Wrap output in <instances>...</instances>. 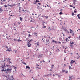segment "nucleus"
<instances>
[{
    "label": "nucleus",
    "instance_id": "f257e3e1",
    "mask_svg": "<svg viewBox=\"0 0 80 80\" xmlns=\"http://www.w3.org/2000/svg\"><path fill=\"white\" fill-rule=\"evenodd\" d=\"M5 62L4 63V65L3 66H2L1 67L2 68H3V69L1 70V71L2 72H3V71L4 72H6V67H8V68H10V65H6L5 66Z\"/></svg>",
    "mask_w": 80,
    "mask_h": 80
},
{
    "label": "nucleus",
    "instance_id": "f03ea898",
    "mask_svg": "<svg viewBox=\"0 0 80 80\" xmlns=\"http://www.w3.org/2000/svg\"><path fill=\"white\" fill-rule=\"evenodd\" d=\"M69 30H70V33H72V36H73V35H74V33H73H73H72V32H73V31H72V30H71V29H70Z\"/></svg>",
    "mask_w": 80,
    "mask_h": 80
},
{
    "label": "nucleus",
    "instance_id": "7ed1b4c3",
    "mask_svg": "<svg viewBox=\"0 0 80 80\" xmlns=\"http://www.w3.org/2000/svg\"><path fill=\"white\" fill-rule=\"evenodd\" d=\"M9 15H10V16H13V13L11 12V11H9Z\"/></svg>",
    "mask_w": 80,
    "mask_h": 80
},
{
    "label": "nucleus",
    "instance_id": "20e7f679",
    "mask_svg": "<svg viewBox=\"0 0 80 80\" xmlns=\"http://www.w3.org/2000/svg\"><path fill=\"white\" fill-rule=\"evenodd\" d=\"M5 77L6 78H8L9 80H10V75H8L5 76Z\"/></svg>",
    "mask_w": 80,
    "mask_h": 80
},
{
    "label": "nucleus",
    "instance_id": "39448f33",
    "mask_svg": "<svg viewBox=\"0 0 80 80\" xmlns=\"http://www.w3.org/2000/svg\"><path fill=\"white\" fill-rule=\"evenodd\" d=\"M6 71L8 72H10V71L11 72V71H12V69H9V68H8L6 70Z\"/></svg>",
    "mask_w": 80,
    "mask_h": 80
},
{
    "label": "nucleus",
    "instance_id": "423d86ee",
    "mask_svg": "<svg viewBox=\"0 0 80 80\" xmlns=\"http://www.w3.org/2000/svg\"><path fill=\"white\" fill-rule=\"evenodd\" d=\"M32 44H30L29 42H28V47H30V46H31Z\"/></svg>",
    "mask_w": 80,
    "mask_h": 80
},
{
    "label": "nucleus",
    "instance_id": "0eeeda50",
    "mask_svg": "<svg viewBox=\"0 0 80 80\" xmlns=\"http://www.w3.org/2000/svg\"><path fill=\"white\" fill-rule=\"evenodd\" d=\"M36 44H37V45L38 46L40 44L39 42H37V43H36Z\"/></svg>",
    "mask_w": 80,
    "mask_h": 80
},
{
    "label": "nucleus",
    "instance_id": "6e6552de",
    "mask_svg": "<svg viewBox=\"0 0 80 80\" xmlns=\"http://www.w3.org/2000/svg\"><path fill=\"white\" fill-rule=\"evenodd\" d=\"M52 42H54V43H57V42L54 40H52Z\"/></svg>",
    "mask_w": 80,
    "mask_h": 80
},
{
    "label": "nucleus",
    "instance_id": "1a4fd4ad",
    "mask_svg": "<svg viewBox=\"0 0 80 80\" xmlns=\"http://www.w3.org/2000/svg\"><path fill=\"white\" fill-rule=\"evenodd\" d=\"M41 57H42V54L39 55V58H40Z\"/></svg>",
    "mask_w": 80,
    "mask_h": 80
},
{
    "label": "nucleus",
    "instance_id": "9d476101",
    "mask_svg": "<svg viewBox=\"0 0 80 80\" xmlns=\"http://www.w3.org/2000/svg\"><path fill=\"white\" fill-rule=\"evenodd\" d=\"M77 16H78V18L79 19H80V14H78L77 15Z\"/></svg>",
    "mask_w": 80,
    "mask_h": 80
},
{
    "label": "nucleus",
    "instance_id": "9b49d317",
    "mask_svg": "<svg viewBox=\"0 0 80 80\" xmlns=\"http://www.w3.org/2000/svg\"><path fill=\"white\" fill-rule=\"evenodd\" d=\"M70 44H71L72 45H73V44H74V42H72V41H71L70 42Z\"/></svg>",
    "mask_w": 80,
    "mask_h": 80
},
{
    "label": "nucleus",
    "instance_id": "f8f14e48",
    "mask_svg": "<svg viewBox=\"0 0 80 80\" xmlns=\"http://www.w3.org/2000/svg\"><path fill=\"white\" fill-rule=\"evenodd\" d=\"M3 9H2V8H0V12H2Z\"/></svg>",
    "mask_w": 80,
    "mask_h": 80
},
{
    "label": "nucleus",
    "instance_id": "ddd939ff",
    "mask_svg": "<svg viewBox=\"0 0 80 80\" xmlns=\"http://www.w3.org/2000/svg\"><path fill=\"white\" fill-rule=\"evenodd\" d=\"M75 62V60L73 61V60H71V62L72 63H74V62Z\"/></svg>",
    "mask_w": 80,
    "mask_h": 80
},
{
    "label": "nucleus",
    "instance_id": "4468645a",
    "mask_svg": "<svg viewBox=\"0 0 80 80\" xmlns=\"http://www.w3.org/2000/svg\"><path fill=\"white\" fill-rule=\"evenodd\" d=\"M13 67H14V70H15V71H16V68H17V67L14 66H13Z\"/></svg>",
    "mask_w": 80,
    "mask_h": 80
},
{
    "label": "nucleus",
    "instance_id": "2eb2a0df",
    "mask_svg": "<svg viewBox=\"0 0 80 80\" xmlns=\"http://www.w3.org/2000/svg\"><path fill=\"white\" fill-rule=\"evenodd\" d=\"M26 68H28V69H29L30 68V67L28 66H26Z\"/></svg>",
    "mask_w": 80,
    "mask_h": 80
},
{
    "label": "nucleus",
    "instance_id": "dca6fc26",
    "mask_svg": "<svg viewBox=\"0 0 80 80\" xmlns=\"http://www.w3.org/2000/svg\"><path fill=\"white\" fill-rule=\"evenodd\" d=\"M20 21H22V20H23V18H22L21 17H20Z\"/></svg>",
    "mask_w": 80,
    "mask_h": 80
},
{
    "label": "nucleus",
    "instance_id": "f3484780",
    "mask_svg": "<svg viewBox=\"0 0 80 80\" xmlns=\"http://www.w3.org/2000/svg\"><path fill=\"white\" fill-rule=\"evenodd\" d=\"M34 22V20L32 19V20H31L30 21L31 22Z\"/></svg>",
    "mask_w": 80,
    "mask_h": 80
},
{
    "label": "nucleus",
    "instance_id": "a211bd4d",
    "mask_svg": "<svg viewBox=\"0 0 80 80\" xmlns=\"http://www.w3.org/2000/svg\"><path fill=\"white\" fill-rule=\"evenodd\" d=\"M4 7H5V8H7L8 7V5H5Z\"/></svg>",
    "mask_w": 80,
    "mask_h": 80
},
{
    "label": "nucleus",
    "instance_id": "6ab92c4d",
    "mask_svg": "<svg viewBox=\"0 0 80 80\" xmlns=\"http://www.w3.org/2000/svg\"><path fill=\"white\" fill-rule=\"evenodd\" d=\"M76 10H77V9H75L74 11V13H76V12H77V11H76Z\"/></svg>",
    "mask_w": 80,
    "mask_h": 80
},
{
    "label": "nucleus",
    "instance_id": "aec40b11",
    "mask_svg": "<svg viewBox=\"0 0 80 80\" xmlns=\"http://www.w3.org/2000/svg\"><path fill=\"white\" fill-rule=\"evenodd\" d=\"M72 77H69V80H72Z\"/></svg>",
    "mask_w": 80,
    "mask_h": 80
},
{
    "label": "nucleus",
    "instance_id": "412c9836",
    "mask_svg": "<svg viewBox=\"0 0 80 80\" xmlns=\"http://www.w3.org/2000/svg\"><path fill=\"white\" fill-rule=\"evenodd\" d=\"M46 41L47 42H49V40L48 39H46Z\"/></svg>",
    "mask_w": 80,
    "mask_h": 80
},
{
    "label": "nucleus",
    "instance_id": "4be33fe9",
    "mask_svg": "<svg viewBox=\"0 0 80 80\" xmlns=\"http://www.w3.org/2000/svg\"><path fill=\"white\" fill-rule=\"evenodd\" d=\"M37 2H38H38H39V1L38 0H36L35 1V2L37 3Z\"/></svg>",
    "mask_w": 80,
    "mask_h": 80
},
{
    "label": "nucleus",
    "instance_id": "5701e85b",
    "mask_svg": "<svg viewBox=\"0 0 80 80\" xmlns=\"http://www.w3.org/2000/svg\"><path fill=\"white\" fill-rule=\"evenodd\" d=\"M65 32H67V33H69V32L68 31V30H67V29L66 30V31Z\"/></svg>",
    "mask_w": 80,
    "mask_h": 80
},
{
    "label": "nucleus",
    "instance_id": "b1692460",
    "mask_svg": "<svg viewBox=\"0 0 80 80\" xmlns=\"http://www.w3.org/2000/svg\"><path fill=\"white\" fill-rule=\"evenodd\" d=\"M34 35L37 36V33L36 32H34Z\"/></svg>",
    "mask_w": 80,
    "mask_h": 80
},
{
    "label": "nucleus",
    "instance_id": "393cba45",
    "mask_svg": "<svg viewBox=\"0 0 80 80\" xmlns=\"http://www.w3.org/2000/svg\"><path fill=\"white\" fill-rule=\"evenodd\" d=\"M44 17H46V18H46V19H47V18H48V16H44Z\"/></svg>",
    "mask_w": 80,
    "mask_h": 80
},
{
    "label": "nucleus",
    "instance_id": "a878e982",
    "mask_svg": "<svg viewBox=\"0 0 80 80\" xmlns=\"http://www.w3.org/2000/svg\"><path fill=\"white\" fill-rule=\"evenodd\" d=\"M75 15V14H74V13L73 12H72V16H73Z\"/></svg>",
    "mask_w": 80,
    "mask_h": 80
},
{
    "label": "nucleus",
    "instance_id": "bb28decb",
    "mask_svg": "<svg viewBox=\"0 0 80 80\" xmlns=\"http://www.w3.org/2000/svg\"><path fill=\"white\" fill-rule=\"evenodd\" d=\"M63 14V13L62 12H60L59 13L60 15H62Z\"/></svg>",
    "mask_w": 80,
    "mask_h": 80
},
{
    "label": "nucleus",
    "instance_id": "cd10ccee",
    "mask_svg": "<svg viewBox=\"0 0 80 80\" xmlns=\"http://www.w3.org/2000/svg\"><path fill=\"white\" fill-rule=\"evenodd\" d=\"M6 60L7 61H8V58H6Z\"/></svg>",
    "mask_w": 80,
    "mask_h": 80
},
{
    "label": "nucleus",
    "instance_id": "c85d7f7f",
    "mask_svg": "<svg viewBox=\"0 0 80 80\" xmlns=\"http://www.w3.org/2000/svg\"><path fill=\"white\" fill-rule=\"evenodd\" d=\"M30 36H31V35L30 34H29L28 35V38H30Z\"/></svg>",
    "mask_w": 80,
    "mask_h": 80
},
{
    "label": "nucleus",
    "instance_id": "c756f323",
    "mask_svg": "<svg viewBox=\"0 0 80 80\" xmlns=\"http://www.w3.org/2000/svg\"><path fill=\"white\" fill-rule=\"evenodd\" d=\"M56 48L57 49V48ZM56 51H58V52H59V51H60V50H59V49H57L56 50Z\"/></svg>",
    "mask_w": 80,
    "mask_h": 80
},
{
    "label": "nucleus",
    "instance_id": "7c9ffc66",
    "mask_svg": "<svg viewBox=\"0 0 80 80\" xmlns=\"http://www.w3.org/2000/svg\"><path fill=\"white\" fill-rule=\"evenodd\" d=\"M4 4V3H3L1 2V5H3Z\"/></svg>",
    "mask_w": 80,
    "mask_h": 80
},
{
    "label": "nucleus",
    "instance_id": "2f4dec72",
    "mask_svg": "<svg viewBox=\"0 0 80 80\" xmlns=\"http://www.w3.org/2000/svg\"><path fill=\"white\" fill-rule=\"evenodd\" d=\"M69 69H72V68H71V66H70L69 68Z\"/></svg>",
    "mask_w": 80,
    "mask_h": 80
},
{
    "label": "nucleus",
    "instance_id": "473e14b6",
    "mask_svg": "<svg viewBox=\"0 0 80 80\" xmlns=\"http://www.w3.org/2000/svg\"><path fill=\"white\" fill-rule=\"evenodd\" d=\"M22 63L24 64V65H26V63L25 62H22Z\"/></svg>",
    "mask_w": 80,
    "mask_h": 80
},
{
    "label": "nucleus",
    "instance_id": "72a5a7b5",
    "mask_svg": "<svg viewBox=\"0 0 80 80\" xmlns=\"http://www.w3.org/2000/svg\"><path fill=\"white\" fill-rule=\"evenodd\" d=\"M68 38H66V42H67L68 40Z\"/></svg>",
    "mask_w": 80,
    "mask_h": 80
},
{
    "label": "nucleus",
    "instance_id": "f704fd0d",
    "mask_svg": "<svg viewBox=\"0 0 80 80\" xmlns=\"http://www.w3.org/2000/svg\"><path fill=\"white\" fill-rule=\"evenodd\" d=\"M18 42H21V40H20V39H18V40L17 41Z\"/></svg>",
    "mask_w": 80,
    "mask_h": 80
},
{
    "label": "nucleus",
    "instance_id": "c9c22d12",
    "mask_svg": "<svg viewBox=\"0 0 80 80\" xmlns=\"http://www.w3.org/2000/svg\"><path fill=\"white\" fill-rule=\"evenodd\" d=\"M62 72H65V70H62Z\"/></svg>",
    "mask_w": 80,
    "mask_h": 80
},
{
    "label": "nucleus",
    "instance_id": "e433bc0d",
    "mask_svg": "<svg viewBox=\"0 0 80 80\" xmlns=\"http://www.w3.org/2000/svg\"><path fill=\"white\" fill-rule=\"evenodd\" d=\"M70 64L71 65V66H72V65L73 64V63H72V62H70Z\"/></svg>",
    "mask_w": 80,
    "mask_h": 80
},
{
    "label": "nucleus",
    "instance_id": "4c0bfd02",
    "mask_svg": "<svg viewBox=\"0 0 80 80\" xmlns=\"http://www.w3.org/2000/svg\"><path fill=\"white\" fill-rule=\"evenodd\" d=\"M80 58V56H78V57L77 58V59H78Z\"/></svg>",
    "mask_w": 80,
    "mask_h": 80
},
{
    "label": "nucleus",
    "instance_id": "58836bf2",
    "mask_svg": "<svg viewBox=\"0 0 80 80\" xmlns=\"http://www.w3.org/2000/svg\"><path fill=\"white\" fill-rule=\"evenodd\" d=\"M74 2H75H75H77V1L76 0H73Z\"/></svg>",
    "mask_w": 80,
    "mask_h": 80
},
{
    "label": "nucleus",
    "instance_id": "ea45409f",
    "mask_svg": "<svg viewBox=\"0 0 80 80\" xmlns=\"http://www.w3.org/2000/svg\"><path fill=\"white\" fill-rule=\"evenodd\" d=\"M63 30H64L65 32H66V31L67 30V29H64Z\"/></svg>",
    "mask_w": 80,
    "mask_h": 80
},
{
    "label": "nucleus",
    "instance_id": "a19ab883",
    "mask_svg": "<svg viewBox=\"0 0 80 80\" xmlns=\"http://www.w3.org/2000/svg\"><path fill=\"white\" fill-rule=\"evenodd\" d=\"M76 54H77V55H78V56H79V54H78V52H77V53H76Z\"/></svg>",
    "mask_w": 80,
    "mask_h": 80
},
{
    "label": "nucleus",
    "instance_id": "79ce46f5",
    "mask_svg": "<svg viewBox=\"0 0 80 80\" xmlns=\"http://www.w3.org/2000/svg\"><path fill=\"white\" fill-rule=\"evenodd\" d=\"M46 28V27L45 26H44L43 27V28Z\"/></svg>",
    "mask_w": 80,
    "mask_h": 80
},
{
    "label": "nucleus",
    "instance_id": "37998d69",
    "mask_svg": "<svg viewBox=\"0 0 80 80\" xmlns=\"http://www.w3.org/2000/svg\"><path fill=\"white\" fill-rule=\"evenodd\" d=\"M60 44H61L62 43V42H58Z\"/></svg>",
    "mask_w": 80,
    "mask_h": 80
},
{
    "label": "nucleus",
    "instance_id": "c03bdc74",
    "mask_svg": "<svg viewBox=\"0 0 80 80\" xmlns=\"http://www.w3.org/2000/svg\"><path fill=\"white\" fill-rule=\"evenodd\" d=\"M32 40L31 39L29 41V42H29V43H30V42H31V41H32Z\"/></svg>",
    "mask_w": 80,
    "mask_h": 80
},
{
    "label": "nucleus",
    "instance_id": "a18cd8bd",
    "mask_svg": "<svg viewBox=\"0 0 80 80\" xmlns=\"http://www.w3.org/2000/svg\"><path fill=\"white\" fill-rule=\"evenodd\" d=\"M26 40H27V42H29V41L28 40H27V39H26Z\"/></svg>",
    "mask_w": 80,
    "mask_h": 80
},
{
    "label": "nucleus",
    "instance_id": "49530a36",
    "mask_svg": "<svg viewBox=\"0 0 80 80\" xmlns=\"http://www.w3.org/2000/svg\"><path fill=\"white\" fill-rule=\"evenodd\" d=\"M37 68H38L39 69H40V68H39L38 67H37Z\"/></svg>",
    "mask_w": 80,
    "mask_h": 80
},
{
    "label": "nucleus",
    "instance_id": "de8ad7c7",
    "mask_svg": "<svg viewBox=\"0 0 80 80\" xmlns=\"http://www.w3.org/2000/svg\"><path fill=\"white\" fill-rule=\"evenodd\" d=\"M13 40H14V41H17V39H14Z\"/></svg>",
    "mask_w": 80,
    "mask_h": 80
},
{
    "label": "nucleus",
    "instance_id": "09e8293b",
    "mask_svg": "<svg viewBox=\"0 0 80 80\" xmlns=\"http://www.w3.org/2000/svg\"><path fill=\"white\" fill-rule=\"evenodd\" d=\"M22 75H23V77H25V75H23V74H22Z\"/></svg>",
    "mask_w": 80,
    "mask_h": 80
},
{
    "label": "nucleus",
    "instance_id": "8fccbe9b",
    "mask_svg": "<svg viewBox=\"0 0 80 80\" xmlns=\"http://www.w3.org/2000/svg\"><path fill=\"white\" fill-rule=\"evenodd\" d=\"M27 32H28V33H30V31H27Z\"/></svg>",
    "mask_w": 80,
    "mask_h": 80
},
{
    "label": "nucleus",
    "instance_id": "3c124183",
    "mask_svg": "<svg viewBox=\"0 0 80 80\" xmlns=\"http://www.w3.org/2000/svg\"><path fill=\"white\" fill-rule=\"evenodd\" d=\"M44 76V77H46V76H48V75H45Z\"/></svg>",
    "mask_w": 80,
    "mask_h": 80
},
{
    "label": "nucleus",
    "instance_id": "603ef678",
    "mask_svg": "<svg viewBox=\"0 0 80 80\" xmlns=\"http://www.w3.org/2000/svg\"><path fill=\"white\" fill-rule=\"evenodd\" d=\"M66 72V73H68V71H66V72Z\"/></svg>",
    "mask_w": 80,
    "mask_h": 80
},
{
    "label": "nucleus",
    "instance_id": "864d4df0",
    "mask_svg": "<svg viewBox=\"0 0 80 80\" xmlns=\"http://www.w3.org/2000/svg\"><path fill=\"white\" fill-rule=\"evenodd\" d=\"M69 6L71 7H73V6L72 5H70Z\"/></svg>",
    "mask_w": 80,
    "mask_h": 80
},
{
    "label": "nucleus",
    "instance_id": "5fc2aeb1",
    "mask_svg": "<svg viewBox=\"0 0 80 80\" xmlns=\"http://www.w3.org/2000/svg\"><path fill=\"white\" fill-rule=\"evenodd\" d=\"M53 66H54V65H52V68H53Z\"/></svg>",
    "mask_w": 80,
    "mask_h": 80
},
{
    "label": "nucleus",
    "instance_id": "6e6d98bb",
    "mask_svg": "<svg viewBox=\"0 0 80 80\" xmlns=\"http://www.w3.org/2000/svg\"><path fill=\"white\" fill-rule=\"evenodd\" d=\"M38 5H41V3H38Z\"/></svg>",
    "mask_w": 80,
    "mask_h": 80
},
{
    "label": "nucleus",
    "instance_id": "4d7b16f0",
    "mask_svg": "<svg viewBox=\"0 0 80 80\" xmlns=\"http://www.w3.org/2000/svg\"><path fill=\"white\" fill-rule=\"evenodd\" d=\"M9 63H12V62L10 61H9Z\"/></svg>",
    "mask_w": 80,
    "mask_h": 80
},
{
    "label": "nucleus",
    "instance_id": "13d9d810",
    "mask_svg": "<svg viewBox=\"0 0 80 80\" xmlns=\"http://www.w3.org/2000/svg\"><path fill=\"white\" fill-rule=\"evenodd\" d=\"M8 59L9 60V61H10V60H11V59H9V58H8Z\"/></svg>",
    "mask_w": 80,
    "mask_h": 80
},
{
    "label": "nucleus",
    "instance_id": "bf43d9fd",
    "mask_svg": "<svg viewBox=\"0 0 80 80\" xmlns=\"http://www.w3.org/2000/svg\"><path fill=\"white\" fill-rule=\"evenodd\" d=\"M19 10H21L20 9L21 8L19 7Z\"/></svg>",
    "mask_w": 80,
    "mask_h": 80
},
{
    "label": "nucleus",
    "instance_id": "052dcab7",
    "mask_svg": "<svg viewBox=\"0 0 80 80\" xmlns=\"http://www.w3.org/2000/svg\"><path fill=\"white\" fill-rule=\"evenodd\" d=\"M6 73H8V72H6Z\"/></svg>",
    "mask_w": 80,
    "mask_h": 80
},
{
    "label": "nucleus",
    "instance_id": "680f3d73",
    "mask_svg": "<svg viewBox=\"0 0 80 80\" xmlns=\"http://www.w3.org/2000/svg\"><path fill=\"white\" fill-rule=\"evenodd\" d=\"M58 76L59 78H60V75H58Z\"/></svg>",
    "mask_w": 80,
    "mask_h": 80
},
{
    "label": "nucleus",
    "instance_id": "e2e57ef3",
    "mask_svg": "<svg viewBox=\"0 0 80 80\" xmlns=\"http://www.w3.org/2000/svg\"><path fill=\"white\" fill-rule=\"evenodd\" d=\"M6 48H8V46H6Z\"/></svg>",
    "mask_w": 80,
    "mask_h": 80
},
{
    "label": "nucleus",
    "instance_id": "0e129e2a",
    "mask_svg": "<svg viewBox=\"0 0 80 80\" xmlns=\"http://www.w3.org/2000/svg\"><path fill=\"white\" fill-rule=\"evenodd\" d=\"M47 6L48 7H50V6H48V5H47Z\"/></svg>",
    "mask_w": 80,
    "mask_h": 80
},
{
    "label": "nucleus",
    "instance_id": "69168bd1",
    "mask_svg": "<svg viewBox=\"0 0 80 80\" xmlns=\"http://www.w3.org/2000/svg\"><path fill=\"white\" fill-rule=\"evenodd\" d=\"M4 61H5V62H6V59H4Z\"/></svg>",
    "mask_w": 80,
    "mask_h": 80
},
{
    "label": "nucleus",
    "instance_id": "338daca9",
    "mask_svg": "<svg viewBox=\"0 0 80 80\" xmlns=\"http://www.w3.org/2000/svg\"><path fill=\"white\" fill-rule=\"evenodd\" d=\"M33 80H38L36 79H34V78H33Z\"/></svg>",
    "mask_w": 80,
    "mask_h": 80
},
{
    "label": "nucleus",
    "instance_id": "774afa93",
    "mask_svg": "<svg viewBox=\"0 0 80 80\" xmlns=\"http://www.w3.org/2000/svg\"><path fill=\"white\" fill-rule=\"evenodd\" d=\"M70 46H71V47H72V45H70Z\"/></svg>",
    "mask_w": 80,
    "mask_h": 80
}]
</instances>
